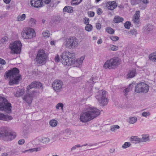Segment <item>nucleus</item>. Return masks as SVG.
<instances>
[{
    "label": "nucleus",
    "mask_w": 156,
    "mask_h": 156,
    "mask_svg": "<svg viewBox=\"0 0 156 156\" xmlns=\"http://www.w3.org/2000/svg\"><path fill=\"white\" fill-rule=\"evenodd\" d=\"M42 0H31L30 4L32 7L38 8L43 6Z\"/></svg>",
    "instance_id": "nucleus-16"
},
{
    "label": "nucleus",
    "mask_w": 156,
    "mask_h": 156,
    "mask_svg": "<svg viewBox=\"0 0 156 156\" xmlns=\"http://www.w3.org/2000/svg\"><path fill=\"white\" fill-rule=\"evenodd\" d=\"M130 141L133 143L135 144L141 143V140L136 136H132L130 138Z\"/></svg>",
    "instance_id": "nucleus-22"
},
{
    "label": "nucleus",
    "mask_w": 156,
    "mask_h": 156,
    "mask_svg": "<svg viewBox=\"0 0 156 156\" xmlns=\"http://www.w3.org/2000/svg\"><path fill=\"white\" fill-rule=\"evenodd\" d=\"M22 44L20 41H16L11 43L9 48L11 50L10 53L12 54H19L21 51Z\"/></svg>",
    "instance_id": "nucleus-8"
},
{
    "label": "nucleus",
    "mask_w": 156,
    "mask_h": 156,
    "mask_svg": "<svg viewBox=\"0 0 156 156\" xmlns=\"http://www.w3.org/2000/svg\"><path fill=\"white\" fill-rule=\"evenodd\" d=\"M140 139L141 140V142H146L150 141L149 135L148 134L142 135V137Z\"/></svg>",
    "instance_id": "nucleus-25"
},
{
    "label": "nucleus",
    "mask_w": 156,
    "mask_h": 156,
    "mask_svg": "<svg viewBox=\"0 0 156 156\" xmlns=\"http://www.w3.org/2000/svg\"><path fill=\"white\" fill-rule=\"evenodd\" d=\"M25 143V140L23 139L20 140L18 142V144L20 145H22Z\"/></svg>",
    "instance_id": "nucleus-56"
},
{
    "label": "nucleus",
    "mask_w": 156,
    "mask_h": 156,
    "mask_svg": "<svg viewBox=\"0 0 156 156\" xmlns=\"http://www.w3.org/2000/svg\"><path fill=\"white\" fill-rule=\"evenodd\" d=\"M25 92V90L23 88L21 89H19L17 90L16 93L14 95L15 97H19L23 95Z\"/></svg>",
    "instance_id": "nucleus-23"
},
{
    "label": "nucleus",
    "mask_w": 156,
    "mask_h": 156,
    "mask_svg": "<svg viewBox=\"0 0 156 156\" xmlns=\"http://www.w3.org/2000/svg\"><path fill=\"white\" fill-rule=\"evenodd\" d=\"M140 0H131V4L133 5H135L139 3Z\"/></svg>",
    "instance_id": "nucleus-48"
},
{
    "label": "nucleus",
    "mask_w": 156,
    "mask_h": 156,
    "mask_svg": "<svg viewBox=\"0 0 156 156\" xmlns=\"http://www.w3.org/2000/svg\"><path fill=\"white\" fill-rule=\"evenodd\" d=\"M26 18V15L25 14L19 15L17 18V20L19 21L24 20Z\"/></svg>",
    "instance_id": "nucleus-30"
},
{
    "label": "nucleus",
    "mask_w": 156,
    "mask_h": 156,
    "mask_svg": "<svg viewBox=\"0 0 156 156\" xmlns=\"http://www.w3.org/2000/svg\"><path fill=\"white\" fill-rule=\"evenodd\" d=\"M12 119V117L8 115H5L0 112V120L4 121H9Z\"/></svg>",
    "instance_id": "nucleus-19"
},
{
    "label": "nucleus",
    "mask_w": 156,
    "mask_h": 156,
    "mask_svg": "<svg viewBox=\"0 0 156 156\" xmlns=\"http://www.w3.org/2000/svg\"><path fill=\"white\" fill-rule=\"evenodd\" d=\"M121 60L118 57H115L107 60L103 66L104 68L107 69H112L120 65Z\"/></svg>",
    "instance_id": "nucleus-6"
},
{
    "label": "nucleus",
    "mask_w": 156,
    "mask_h": 156,
    "mask_svg": "<svg viewBox=\"0 0 156 156\" xmlns=\"http://www.w3.org/2000/svg\"><path fill=\"white\" fill-rule=\"evenodd\" d=\"M153 29V26L151 24H148L145 27L144 30L146 32L150 31Z\"/></svg>",
    "instance_id": "nucleus-40"
},
{
    "label": "nucleus",
    "mask_w": 156,
    "mask_h": 156,
    "mask_svg": "<svg viewBox=\"0 0 156 156\" xmlns=\"http://www.w3.org/2000/svg\"><path fill=\"white\" fill-rule=\"evenodd\" d=\"M55 107L58 110L60 108V109L63 110L64 105L62 103H59L56 105Z\"/></svg>",
    "instance_id": "nucleus-42"
},
{
    "label": "nucleus",
    "mask_w": 156,
    "mask_h": 156,
    "mask_svg": "<svg viewBox=\"0 0 156 156\" xmlns=\"http://www.w3.org/2000/svg\"><path fill=\"white\" fill-rule=\"evenodd\" d=\"M22 37L26 39H30L36 36V34L33 29L30 28H24L21 32Z\"/></svg>",
    "instance_id": "nucleus-10"
},
{
    "label": "nucleus",
    "mask_w": 156,
    "mask_h": 156,
    "mask_svg": "<svg viewBox=\"0 0 156 156\" xmlns=\"http://www.w3.org/2000/svg\"><path fill=\"white\" fill-rule=\"evenodd\" d=\"M55 61L56 62H59L60 58L58 55H57L55 58Z\"/></svg>",
    "instance_id": "nucleus-54"
},
{
    "label": "nucleus",
    "mask_w": 156,
    "mask_h": 156,
    "mask_svg": "<svg viewBox=\"0 0 156 156\" xmlns=\"http://www.w3.org/2000/svg\"><path fill=\"white\" fill-rule=\"evenodd\" d=\"M106 92L105 90H101L96 94V98L101 106L106 105L108 103V100L106 96Z\"/></svg>",
    "instance_id": "nucleus-5"
},
{
    "label": "nucleus",
    "mask_w": 156,
    "mask_h": 156,
    "mask_svg": "<svg viewBox=\"0 0 156 156\" xmlns=\"http://www.w3.org/2000/svg\"><path fill=\"white\" fill-rule=\"evenodd\" d=\"M136 74V70L135 69H132L129 71L127 74L128 78H132L135 76Z\"/></svg>",
    "instance_id": "nucleus-27"
},
{
    "label": "nucleus",
    "mask_w": 156,
    "mask_h": 156,
    "mask_svg": "<svg viewBox=\"0 0 156 156\" xmlns=\"http://www.w3.org/2000/svg\"><path fill=\"white\" fill-rule=\"evenodd\" d=\"M141 1L144 4H147L148 3V0H141Z\"/></svg>",
    "instance_id": "nucleus-62"
},
{
    "label": "nucleus",
    "mask_w": 156,
    "mask_h": 156,
    "mask_svg": "<svg viewBox=\"0 0 156 156\" xmlns=\"http://www.w3.org/2000/svg\"><path fill=\"white\" fill-rule=\"evenodd\" d=\"M63 12L72 13L73 12V7L69 6H66L63 8Z\"/></svg>",
    "instance_id": "nucleus-24"
},
{
    "label": "nucleus",
    "mask_w": 156,
    "mask_h": 156,
    "mask_svg": "<svg viewBox=\"0 0 156 156\" xmlns=\"http://www.w3.org/2000/svg\"><path fill=\"white\" fill-rule=\"evenodd\" d=\"M16 136V133L10 131L7 127H2L0 128V137L4 141H11L15 139Z\"/></svg>",
    "instance_id": "nucleus-4"
},
{
    "label": "nucleus",
    "mask_w": 156,
    "mask_h": 156,
    "mask_svg": "<svg viewBox=\"0 0 156 156\" xmlns=\"http://www.w3.org/2000/svg\"><path fill=\"white\" fill-rule=\"evenodd\" d=\"M78 44L77 39L75 37H71L66 39V46L68 48H75Z\"/></svg>",
    "instance_id": "nucleus-13"
},
{
    "label": "nucleus",
    "mask_w": 156,
    "mask_h": 156,
    "mask_svg": "<svg viewBox=\"0 0 156 156\" xmlns=\"http://www.w3.org/2000/svg\"><path fill=\"white\" fill-rule=\"evenodd\" d=\"M123 20V19L119 16H115L114 19V21L115 23H118L122 22Z\"/></svg>",
    "instance_id": "nucleus-28"
},
{
    "label": "nucleus",
    "mask_w": 156,
    "mask_h": 156,
    "mask_svg": "<svg viewBox=\"0 0 156 156\" xmlns=\"http://www.w3.org/2000/svg\"><path fill=\"white\" fill-rule=\"evenodd\" d=\"M4 2L6 4H9L10 3L11 0H3Z\"/></svg>",
    "instance_id": "nucleus-63"
},
{
    "label": "nucleus",
    "mask_w": 156,
    "mask_h": 156,
    "mask_svg": "<svg viewBox=\"0 0 156 156\" xmlns=\"http://www.w3.org/2000/svg\"><path fill=\"white\" fill-rule=\"evenodd\" d=\"M83 20L84 21V23L87 25V24H89V19L88 18L85 17L83 19Z\"/></svg>",
    "instance_id": "nucleus-53"
},
{
    "label": "nucleus",
    "mask_w": 156,
    "mask_h": 156,
    "mask_svg": "<svg viewBox=\"0 0 156 156\" xmlns=\"http://www.w3.org/2000/svg\"><path fill=\"white\" fill-rule=\"evenodd\" d=\"M93 27L90 24H87L85 27V30L87 31L90 32L92 30Z\"/></svg>",
    "instance_id": "nucleus-41"
},
{
    "label": "nucleus",
    "mask_w": 156,
    "mask_h": 156,
    "mask_svg": "<svg viewBox=\"0 0 156 156\" xmlns=\"http://www.w3.org/2000/svg\"><path fill=\"white\" fill-rule=\"evenodd\" d=\"M88 16L90 17H92L94 15V12L92 11L88 12Z\"/></svg>",
    "instance_id": "nucleus-51"
},
{
    "label": "nucleus",
    "mask_w": 156,
    "mask_h": 156,
    "mask_svg": "<svg viewBox=\"0 0 156 156\" xmlns=\"http://www.w3.org/2000/svg\"><path fill=\"white\" fill-rule=\"evenodd\" d=\"M19 70L16 68H14L5 73L6 77L9 78V84L13 85L18 84L21 76L19 74Z\"/></svg>",
    "instance_id": "nucleus-3"
},
{
    "label": "nucleus",
    "mask_w": 156,
    "mask_h": 156,
    "mask_svg": "<svg viewBox=\"0 0 156 156\" xmlns=\"http://www.w3.org/2000/svg\"><path fill=\"white\" fill-rule=\"evenodd\" d=\"M11 104L5 98L0 97V110L3 111L8 113L11 112Z\"/></svg>",
    "instance_id": "nucleus-7"
},
{
    "label": "nucleus",
    "mask_w": 156,
    "mask_h": 156,
    "mask_svg": "<svg viewBox=\"0 0 156 156\" xmlns=\"http://www.w3.org/2000/svg\"><path fill=\"white\" fill-rule=\"evenodd\" d=\"M42 35L45 38L49 37L50 36V34L49 31L46 30L43 31L42 33Z\"/></svg>",
    "instance_id": "nucleus-32"
},
{
    "label": "nucleus",
    "mask_w": 156,
    "mask_h": 156,
    "mask_svg": "<svg viewBox=\"0 0 156 156\" xmlns=\"http://www.w3.org/2000/svg\"><path fill=\"white\" fill-rule=\"evenodd\" d=\"M60 62L64 66H73L80 67L81 66L83 60L85 58L84 55L80 58L76 59L73 53L69 51H64L61 55Z\"/></svg>",
    "instance_id": "nucleus-1"
},
{
    "label": "nucleus",
    "mask_w": 156,
    "mask_h": 156,
    "mask_svg": "<svg viewBox=\"0 0 156 156\" xmlns=\"http://www.w3.org/2000/svg\"><path fill=\"white\" fill-rule=\"evenodd\" d=\"M150 59L153 62L156 61V52L150 54L149 56Z\"/></svg>",
    "instance_id": "nucleus-31"
},
{
    "label": "nucleus",
    "mask_w": 156,
    "mask_h": 156,
    "mask_svg": "<svg viewBox=\"0 0 156 156\" xmlns=\"http://www.w3.org/2000/svg\"><path fill=\"white\" fill-rule=\"evenodd\" d=\"M36 20L33 18H31L30 19L29 22V24L31 27H33L36 25Z\"/></svg>",
    "instance_id": "nucleus-34"
},
{
    "label": "nucleus",
    "mask_w": 156,
    "mask_h": 156,
    "mask_svg": "<svg viewBox=\"0 0 156 156\" xmlns=\"http://www.w3.org/2000/svg\"><path fill=\"white\" fill-rule=\"evenodd\" d=\"M102 12V10L100 9L99 8L97 10V13L99 15H100L101 14Z\"/></svg>",
    "instance_id": "nucleus-58"
},
{
    "label": "nucleus",
    "mask_w": 156,
    "mask_h": 156,
    "mask_svg": "<svg viewBox=\"0 0 156 156\" xmlns=\"http://www.w3.org/2000/svg\"><path fill=\"white\" fill-rule=\"evenodd\" d=\"M140 12L136 11L134 15V19L133 20V23L136 24H138L139 23V17Z\"/></svg>",
    "instance_id": "nucleus-21"
},
{
    "label": "nucleus",
    "mask_w": 156,
    "mask_h": 156,
    "mask_svg": "<svg viewBox=\"0 0 156 156\" xmlns=\"http://www.w3.org/2000/svg\"><path fill=\"white\" fill-rule=\"evenodd\" d=\"M131 23L130 22H126L124 24V27L125 28L129 29L130 28Z\"/></svg>",
    "instance_id": "nucleus-46"
},
{
    "label": "nucleus",
    "mask_w": 156,
    "mask_h": 156,
    "mask_svg": "<svg viewBox=\"0 0 156 156\" xmlns=\"http://www.w3.org/2000/svg\"><path fill=\"white\" fill-rule=\"evenodd\" d=\"M130 33L131 34L133 35L136 36L137 34V30L135 29H133L132 30H131L130 31Z\"/></svg>",
    "instance_id": "nucleus-49"
},
{
    "label": "nucleus",
    "mask_w": 156,
    "mask_h": 156,
    "mask_svg": "<svg viewBox=\"0 0 156 156\" xmlns=\"http://www.w3.org/2000/svg\"><path fill=\"white\" fill-rule=\"evenodd\" d=\"M120 127L118 125H114L111 126L110 130L112 132H115L116 129H119Z\"/></svg>",
    "instance_id": "nucleus-44"
},
{
    "label": "nucleus",
    "mask_w": 156,
    "mask_h": 156,
    "mask_svg": "<svg viewBox=\"0 0 156 156\" xmlns=\"http://www.w3.org/2000/svg\"><path fill=\"white\" fill-rule=\"evenodd\" d=\"M96 28L98 30H100L101 27V24L100 23H96Z\"/></svg>",
    "instance_id": "nucleus-57"
},
{
    "label": "nucleus",
    "mask_w": 156,
    "mask_h": 156,
    "mask_svg": "<svg viewBox=\"0 0 156 156\" xmlns=\"http://www.w3.org/2000/svg\"><path fill=\"white\" fill-rule=\"evenodd\" d=\"M80 147L81 146H80V144H77L75 145L71 149V150L72 151L74 150H75L77 148L79 147Z\"/></svg>",
    "instance_id": "nucleus-55"
},
{
    "label": "nucleus",
    "mask_w": 156,
    "mask_h": 156,
    "mask_svg": "<svg viewBox=\"0 0 156 156\" xmlns=\"http://www.w3.org/2000/svg\"><path fill=\"white\" fill-rule=\"evenodd\" d=\"M61 133L64 135V137H63V138L65 139H66V138L69 137V135L73 133V132L72 130L68 129L63 130L61 131Z\"/></svg>",
    "instance_id": "nucleus-17"
},
{
    "label": "nucleus",
    "mask_w": 156,
    "mask_h": 156,
    "mask_svg": "<svg viewBox=\"0 0 156 156\" xmlns=\"http://www.w3.org/2000/svg\"><path fill=\"white\" fill-rule=\"evenodd\" d=\"M106 31L110 34H113L114 33V30L110 27H108L106 28Z\"/></svg>",
    "instance_id": "nucleus-38"
},
{
    "label": "nucleus",
    "mask_w": 156,
    "mask_h": 156,
    "mask_svg": "<svg viewBox=\"0 0 156 156\" xmlns=\"http://www.w3.org/2000/svg\"><path fill=\"white\" fill-rule=\"evenodd\" d=\"M6 64L5 61L3 59L0 58V64L3 66Z\"/></svg>",
    "instance_id": "nucleus-52"
},
{
    "label": "nucleus",
    "mask_w": 156,
    "mask_h": 156,
    "mask_svg": "<svg viewBox=\"0 0 156 156\" xmlns=\"http://www.w3.org/2000/svg\"><path fill=\"white\" fill-rule=\"evenodd\" d=\"M98 80V78L95 75H93L90 79V82L91 83H94L96 82V81L97 80Z\"/></svg>",
    "instance_id": "nucleus-37"
},
{
    "label": "nucleus",
    "mask_w": 156,
    "mask_h": 156,
    "mask_svg": "<svg viewBox=\"0 0 156 156\" xmlns=\"http://www.w3.org/2000/svg\"><path fill=\"white\" fill-rule=\"evenodd\" d=\"M146 7V5H140V7L141 9H144Z\"/></svg>",
    "instance_id": "nucleus-60"
},
{
    "label": "nucleus",
    "mask_w": 156,
    "mask_h": 156,
    "mask_svg": "<svg viewBox=\"0 0 156 156\" xmlns=\"http://www.w3.org/2000/svg\"><path fill=\"white\" fill-rule=\"evenodd\" d=\"M109 49L113 51H117L119 48L118 46L110 44L109 46Z\"/></svg>",
    "instance_id": "nucleus-35"
},
{
    "label": "nucleus",
    "mask_w": 156,
    "mask_h": 156,
    "mask_svg": "<svg viewBox=\"0 0 156 156\" xmlns=\"http://www.w3.org/2000/svg\"><path fill=\"white\" fill-rule=\"evenodd\" d=\"M81 2V1H77V0H73L71 2L72 5H77Z\"/></svg>",
    "instance_id": "nucleus-47"
},
{
    "label": "nucleus",
    "mask_w": 156,
    "mask_h": 156,
    "mask_svg": "<svg viewBox=\"0 0 156 156\" xmlns=\"http://www.w3.org/2000/svg\"><path fill=\"white\" fill-rule=\"evenodd\" d=\"M35 94H36L34 93L33 92H29V94L26 93V94L24 96L23 99L27 103L30 104L32 101L33 97Z\"/></svg>",
    "instance_id": "nucleus-15"
},
{
    "label": "nucleus",
    "mask_w": 156,
    "mask_h": 156,
    "mask_svg": "<svg viewBox=\"0 0 156 156\" xmlns=\"http://www.w3.org/2000/svg\"><path fill=\"white\" fill-rule=\"evenodd\" d=\"M133 85V84H129V86L127 88H126L124 91V92L125 93V95H126L127 94V93L129 92V91H131L132 90Z\"/></svg>",
    "instance_id": "nucleus-29"
},
{
    "label": "nucleus",
    "mask_w": 156,
    "mask_h": 156,
    "mask_svg": "<svg viewBox=\"0 0 156 156\" xmlns=\"http://www.w3.org/2000/svg\"><path fill=\"white\" fill-rule=\"evenodd\" d=\"M8 154L7 153L4 152L2 154V156H8Z\"/></svg>",
    "instance_id": "nucleus-64"
},
{
    "label": "nucleus",
    "mask_w": 156,
    "mask_h": 156,
    "mask_svg": "<svg viewBox=\"0 0 156 156\" xmlns=\"http://www.w3.org/2000/svg\"><path fill=\"white\" fill-rule=\"evenodd\" d=\"M131 144L130 142H126L122 145V147L123 149H126L130 146Z\"/></svg>",
    "instance_id": "nucleus-43"
},
{
    "label": "nucleus",
    "mask_w": 156,
    "mask_h": 156,
    "mask_svg": "<svg viewBox=\"0 0 156 156\" xmlns=\"http://www.w3.org/2000/svg\"><path fill=\"white\" fill-rule=\"evenodd\" d=\"M50 139L48 137H43L42 138L41 137H39L35 139L33 141L34 143L35 141H38L39 143H42L43 144H46L50 141Z\"/></svg>",
    "instance_id": "nucleus-18"
},
{
    "label": "nucleus",
    "mask_w": 156,
    "mask_h": 156,
    "mask_svg": "<svg viewBox=\"0 0 156 156\" xmlns=\"http://www.w3.org/2000/svg\"><path fill=\"white\" fill-rule=\"evenodd\" d=\"M56 42V41L52 40L50 41V44L52 46V45L55 46V45Z\"/></svg>",
    "instance_id": "nucleus-59"
},
{
    "label": "nucleus",
    "mask_w": 156,
    "mask_h": 156,
    "mask_svg": "<svg viewBox=\"0 0 156 156\" xmlns=\"http://www.w3.org/2000/svg\"><path fill=\"white\" fill-rule=\"evenodd\" d=\"M49 123L51 126L54 127L57 125V121L56 120L52 119L50 121Z\"/></svg>",
    "instance_id": "nucleus-36"
},
{
    "label": "nucleus",
    "mask_w": 156,
    "mask_h": 156,
    "mask_svg": "<svg viewBox=\"0 0 156 156\" xmlns=\"http://www.w3.org/2000/svg\"><path fill=\"white\" fill-rule=\"evenodd\" d=\"M149 89L148 85L144 82L139 83L137 84L135 88V91L137 93H146Z\"/></svg>",
    "instance_id": "nucleus-11"
},
{
    "label": "nucleus",
    "mask_w": 156,
    "mask_h": 156,
    "mask_svg": "<svg viewBox=\"0 0 156 156\" xmlns=\"http://www.w3.org/2000/svg\"><path fill=\"white\" fill-rule=\"evenodd\" d=\"M41 150V148L39 147L23 151L22 152L23 153H26L27 152L31 153L35 151H40Z\"/></svg>",
    "instance_id": "nucleus-26"
},
{
    "label": "nucleus",
    "mask_w": 156,
    "mask_h": 156,
    "mask_svg": "<svg viewBox=\"0 0 156 156\" xmlns=\"http://www.w3.org/2000/svg\"><path fill=\"white\" fill-rule=\"evenodd\" d=\"M110 38L111 40H112L113 41H116L119 39V37L116 36H111L110 37Z\"/></svg>",
    "instance_id": "nucleus-50"
},
{
    "label": "nucleus",
    "mask_w": 156,
    "mask_h": 156,
    "mask_svg": "<svg viewBox=\"0 0 156 156\" xmlns=\"http://www.w3.org/2000/svg\"><path fill=\"white\" fill-rule=\"evenodd\" d=\"M85 110L80 114V120L83 123H86L98 117L100 114V110L96 108L89 106H86Z\"/></svg>",
    "instance_id": "nucleus-2"
},
{
    "label": "nucleus",
    "mask_w": 156,
    "mask_h": 156,
    "mask_svg": "<svg viewBox=\"0 0 156 156\" xmlns=\"http://www.w3.org/2000/svg\"><path fill=\"white\" fill-rule=\"evenodd\" d=\"M117 4L115 2H109L107 3L106 6L107 8L111 10H113L117 6Z\"/></svg>",
    "instance_id": "nucleus-20"
},
{
    "label": "nucleus",
    "mask_w": 156,
    "mask_h": 156,
    "mask_svg": "<svg viewBox=\"0 0 156 156\" xmlns=\"http://www.w3.org/2000/svg\"><path fill=\"white\" fill-rule=\"evenodd\" d=\"M48 56L45 51L43 49L39 50L35 58L36 62L40 65H42L46 63Z\"/></svg>",
    "instance_id": "nucleus-9"
},
{
    "label": "nucleus",
    "mask_w": 156,
    "mask_h": 156,
    "mask_svg": "<svg viewBox=\"0 0 156 156\" xmlns=\"http://www.w3.org/2000/svg\"><path fill=\"white\" fill-rule=\"evenodd\" d=\"M51 1V0H44V2L46 4H49Z\"/></svg>",
    "instance_id": "nucleus-61"
},
{
    "label": "nucleus",
    "mask_w": 156,
    "mask_h": 156,
    "mask_svg": "<svg viewBox=\"0 0 156 156\" xmlns=\"http://www.w3.org/2000/svg\"><path fill=\"white\" fill-rule=\"evenodd\" d=\"M8 38L6 36L3 37L1 39L0 42L1 44H6V42L8 41Z\"/></svg>",
    "instance_id": "nucleus-39"
},
{
    "label": "nucleus",
    "mask_w": 156,
    "mask_h": 156,
    "mask_svg": "<svg viewBox=\"0 0 156 156\" xmlns=\"http://www.w3.org/2000/svg\"><path fill=\"white\" fill-rule=\"evenodd\" d=\"M42 86L41 83L40 82L36 81L33 82L30 85L27 86L26 92L28 94L31 92L36 94L37 93V91L33 89L36 87L40 88L42 87Z\"/></svg>",
    "instance_id": "nucleus-12"
},
{
    "label": "nucleus",
    "mask_w": 156,
    "mask_h": 156,
    "mask_svg": "<svg viewBox=\"0 0 156 156\" xmlns=\"http://www.w3.org/2000/svg\"><path fill=\"white\" fill-rule=\"evenodd\" d=\"M142 116L147 118V116H149L151 115V113L149 111L144 112L141 114Z\"/></svg>",
    "instance_id": "nucleus-45"
},
{
    "label": "nucleus",
    "mask_w": 156,
    "mask_h": 156,
    "mask_svg": "<svg viewBox=\"0 0 156 156\" xmlns=\"http://www.w3.org/2000/svg\"><path fill=\"white\" fill-rule=\"evenodd\" d=\"M137 120L136 117H130L129 118L128 122L129 123L133 124L135 123Z\"/></svg>",
    "instance_id": "nucleus-33"
},
{
    "label": "nucleus",
    "mask_w": 156,
    "mask_h": 156,
    "mask_svg": "<svg viewBox=\"0 0 156 156\" xmlns=\"http://www.w3.org/2000/svg\"><path fill=\"white\" fill-rule=\"evenodd\" d=\"M62 82L59 80H56L53 83L52 85L54 90L56 92H60L62 89Z\"/></svg>",
    "instance_id": "nucleus-14"
}]
</instances>
